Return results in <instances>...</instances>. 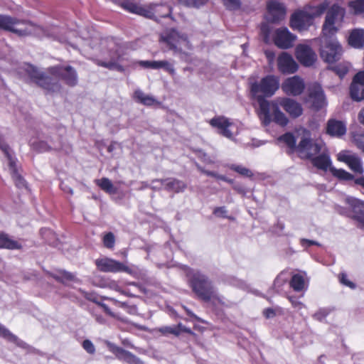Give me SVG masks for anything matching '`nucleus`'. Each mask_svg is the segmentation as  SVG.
Returning a JSON list of instances; mask_svg holds the SVG:
<instances>
[{"instance_id": "obj_11", "label": "nucleus", "mask_w": 364, "mask_h": 364, "mask_svg": "<svg viewBox=\"0 0 364 364\" xmlns=\"http://www.w3.org/2000/svg\"><path fill=\"white\" fill-rule=\"evenodd\" d=\"M188 277L190 278L193 289L196 294L203 296L211 290L212 285L204 275L193 270H188Z\"/></svg>"}, {"instance_id": "obj_2", "label": "nucleus", "mask_w": 364, "mask_h": 364, "mask_svg": "<svg viewBox=\"0 0 364 364\" xmlns=\"http://www.w3.org/2000/svg\"><path fill=\"white\" fill-rule=\"evenodd\" d=\"M159 42L181 56H187L193 48L187 34L176 29H169L161 33Z\"/></svg>"}, {"instance_id": "obj_26", "label": "nucleus", "mask_w": 364, "mask_h": 364, "mask_svg": "<svg viewBox=\"0 0 364 364\" xmlns=\"http://www.w3.org/2000/svg\"><path fill=\"white\" fill-rule=\"evenodd\" d=\"M326 131L331 136L339 137L346 134V127L341 121L330 119L327 123Z\"/></svg>"}, {"instance_id": "obj_58", "label": "nucleus", "mask_w": 364, "mask_h": 364, "mask_svg": "<svg viewBox=\"0 0 364 364\" xmlns=\"http://www.w3.org/2000/svg\"><path fill=\"white\" fill-rule=\"evenodd\" d=\"M172 326H163L158 328V331L163 335L171 334Z\"/></svg>"}, {"instance_id": "obj_46", "label": "nucleus", "mask_w": 364, "mask_h": 364, "mask_svg": "<svg viewBox=\"0 0 364 364\" xmlns=\"http://www.w3.org/2000/svg\"><path fill=\"white\" fill-rule=\"evenodd\" d=\"M353 142L358 149L364 152V134H353Z\"/></svg>"}, {"instance_id": "obj_43", "label": "nucleus", "mask_w": 364, "mask_h": 364, "mask_svg": "<svg viewBox=\"0 0 364 364\" xmlns=\"http://www.w3.org/2000/svg\"><path fill=\"white\" fill-rule=\"evenodd\" d=\"M208 0H179V2L188 7L199 8L205 5Z\"/></svg>"}, {"instance_id": "obj_10", "label": "nucleus", "mask_w": 364, "mask_h": 364, "mask_svg": "<svg viewBox=\"0 0 364 364\" xmlns=\"http://www.w3.org/2000/svg\"><path fill=\"white\" fill-rule=\"evenodd\" d=\"M95 264L98 269L105 272H127L128 274H132V270L125 264L122 263L119 261L110 259V258H102L97 259Z\"/></svg>"}, {"instance_id": "obj_3", "label": "nucleus", "mask_w": 364, "mask_h": 364, "mask_svg": "<svg viewBox=\"0 0 364 364\" xmlns=\"http://www.w3.org/2000/svg\"><path fill=\"white\" fill-rule=\"evenodd\" d=\"M121 6L130 13L156 21L159 18L169 16L171 14V8L169 6L156 4L141 5L134 0H125L122 2Z\"/></svg>"}, {"instance_id": "obj_4", "label": "nucleus", "mask_w": 364, "mask_h": 364, "mask_svg": "<svg viewBox=\"0 0 364 364\" xmlns=\"http://www.w3.org/2000/svg\"><path fill=\"white\" fill-rule=\"evenodd\" d=\"M0 29L10 31L18 36L38 35L41 28L30 21L0 14Z\"/></svg>"}, {"instance_id": "obj_42", "label": "nucleus", "mask_w": 364, "mask_h": 364, "mask_svg": "<svg viewBox=\"0 0 364 364\" xmlns=\"http://www.w3.org/2000/svg\"><path fill=\"white\" fill-rule=\"evenodd\" d=\"M97 65L100 66H102V67L107 68L109 70H116L119 72L124 71L123 67L114 61L103 62V61L98 60Z\"/></svg>"}, {"instance_id": "obj_59", "label": "nucleus", "mask_w": 364, "mask_h": 364, "mask_svg": "<svg viewBox=\"0 0 364 364\" xmlns=\"http://www.w3.org/2000/svg\"><path fill=\"white\" fill-rule=\"evenodd\" d=\"M265 55L268 60V61L271 63L274 60V53L272 51L267 50L265 51Z\"/></svg>"}, {"instance_id": "obj_45", "label": "nucleus", "mask_w": 364, "mask_h": 364, "mask_svg": "<svg viewBox=\"0 0 364 364\" xmlns=\"http://www.w3.org/2000/svg\"><path fill=\"white\" fill-rule=\"evenodd\" d=\"M225 7L230 10H237L240 8L241 3L240 0H223Z\"/></svg>"}, {"instance_id": "obj_1", "label": "nucleus", "mask_w": 364, "mask_h": 364, "mask_svg": "<svg viewBox=\"0 0 364 364\" xmlns=\"http://www.w3.org/2000/svg\"><path fill=\"white\" fill-rule=\"evenodd\" d=\"M279 105L292 118H297L303 113L301 104L291 98H277L271 102L260 99L258 116L264 125L269 124L272 121L283 127L288 124L289 119L279 109Z\"/></svg>"}, {"instance_id": "obj_14", "label": "nucleus", "mask_w": 364, "mask_h": 364, "mask_svg": "<svg viewBox=\"0 0 364 364\" xmlns=\"http://www.w3.org/2000/svg\"><path fill=\"white\" fill-rule=\"evenodd\" d=\"M337 159L347 164L355 173L362 174L364 171L361 159L356 154L343 150L337 154Z\"/></svg>"}, {"instance_id": "obj_25", "label": "nucleus", "mask_w": 364, "mask_h": 364, "mask_svg": "<svg viewBox=\"0 0 364 364\" xmlns=\"http://www.w3.org/2000/svg\"><path fill=\"white\" fill-rule=\"evenodd\" d=\"M312 164L318 168L323 171L330 170V167H332L331 161L326 146L323 151H321L312 159Z\"/></svg>"}, {"instance_id": "obj_22", "label": "nucleus", "mask_w": 364, "mask_h": 364, "mask_svg": "<svg viewBox=\"0 0 364 364\" xmlns=\"http://www.w3.org/2000/svg\"><path fill=\"white\" fill-rule=\"evenodd\" d=\"M209 123L212 127L218 129L219 134L229 139L232 137L234 124L228 118L223 116L215 117L211 119Z\"/></svg>"}, {"instance_id": "obj_30", "label": "nucleus", "mask_w": 364, "mask_h": 364, "mask_svg": "<svg viewBox=\"0 0 364 364\" xmlns=\"http://www.w3.org/2000/svg\"><path fill=\"white\" fill-rule=\"evenodd\" d=\"M22 247L21 242L10 237L8 235L0 233V248L8 250H20Z\"/></svg>"}, {"instance_id": "obj_5", "label": "nucleus", "mask_w": 364, "mask_h": 364, "mask_svg": "<svg viewBox=\"0 0 364 364\" xmlns=\"http://www.w3.org/2000/svg\"><path fill=\"white\" fill-rule=\"evenodd\" d=\"M328 6V3L323 2L311 12L306 9L296 11L291 17L290 26L298 31L307 29L312 24L314 18L323 14Z\"/></svg>"}, {"instance_id": "obj_41", "label": "nucleus", "mask_w": 364, "mask_h": 364, "mask_svg": "<svg viewBox=\"0 0 364 364\" xmlns=\"http://www.w3.org/2000/svg\"><path fill=\"white\" fill-rule=\"evenodd\" d=\"M278 141H283L284 143H285L291 149H293V148L296 147L295 146V144H296L295 138L290 133H287V134L282 135V136H280L278 139Z\"/></svg>"}, {"instance_id": "obj_60", "label": "nucleus", "mask_w": 364, "mask_h": 364, "mask_svg": "<svg viewBox=\"0 0 364 364\" xmlns=\"http://www.w3.org/2000/svg\"><path fill=\"white\" fill-rule=\"evenodd\" d=\"M181 333V328L178 327V324L173 326L171 329V334L178 336Z\"/></svg>"}, {"instance_id": "obj_16", "label": "nucleus", "mask_w": 364, "mask_h": 364, "mask_svg": "<svg viewBox=\"0 0 364 364\" xmlns=\"http://www.w3.org/2000/svg\"><path fill=\"white\" fill-rule=\"evenodd\" d=\"M267 19L271 23L282 21L286 16V8L284 4L277 0L267 2Z\"/></svg>"}, {"instance_id": "obj_56", "label": "nucleus", "mask_w": 364, "mask_h": 364, "mask_svg": "<svg viewBox=\"0 0 364 364\" xmlns=\"http://www.w3.org/2000/svg\"><path fill=\"white\" fill-rule=\"evenodd\" d=\"M141 66L145 68H151L154 69V60L149 61V60H141L138 63Z\"/></svg>"}, {"instance_id": "obj_53", "label": "nucleus", "mask_w": 364, "mask_h": 364, "mask_svg": "<svg viewBox=\"0 0 364 364\" xmlns=\"http://www.w3.org/2000/svg\"><path fill=\"white\" fill-rule=\"evenodd\" d=\"M353 81L364 85V70L359 71L353 78Z\"/></svg>"}, {"instance_id": "obj_23", "label": "nucleus", "mask_w": 364, "mask_h": 364, "mask_svg": "<svg viewBox=\"0 0 364 364\" xmlns=\"http://www.w3.org/2000/svg\"><path fill=\"white\" fill-rule=\"evenodd\" d=\"M107 346L109 351L112 352L119 360H122L128 364H144L143 361H141L134 354L117 346L114 343H109Z\"/></svg>"}, {"instance_id": "obj_49", "label": "nucleus", "mask_w": 364, "mask_h": 364, "mask_svg": "<svg viewBox=\"0 0 364 364\" xmlns=\"http://www.w3.org/2000/svg\"><path fill=\"white\" fill-rule=\"evenodd\" d=\"M278 311V309H274L273 308H267L263 310L262 314L265 317V318L269 319L276 316Z\"/></svg>"}, {"instance_id": "obj_29", "label": "nucleus", "mask_w": 364, "mask_h": 364, "mask_svg": "<svg viewBox=\"0 0 364 364\" xmlns=\"http://www.w3.org/2000/svg\"><path fill=\"white\" fill-rule=\"evenodd\" d=\"M0 337H2L7 341L15 343L17 346L22 348H26L27 344L22 340L19 339L16 336L13 334L9 329H7L6 327L2 326L0 323Z\"/></svg>"}, {"instance_id": "obj_8", "label": "nucleus", "mask_w": 364, "mask_h": 364, "mask_svg": "<svg viewBox=\"0 0 364 364\" xmlns=\"http://www.w3.org/2000/svg\"><path fill=\"white\" fill-rule=\"evenodd\" d=\"M279 87V80L277 76L267 75L262 78L259 82H255L251 85V92L254 97L259 100L263 97H271Z\"/></svg>"}, {"instance_id": "obj_13", "label": "nucleus", "mask_w": 364, "mask_h": 364, "mask_svg": "<svg viewBox=\"0 0 364 364\" xmlns=\"http://www.w3.org/2000/svg\"><path fill=\"white\" fill-rule=\"evenodd\" d=\"M281 88L287 95L298 96L304 92L305 82L301 77L294 75L285 79L282 84Z\"/></svg>"}, {"instance_id": "obj_55", "label": "nucleus", "mask_w": 364, "mask_h": 364, "mask_svg": "<svg viewBox=\"0 0 364 364\" xmlns=\"http://www.w3.org/2000/svg\"><path fill=\"white\" fill-rule=\"evenodd\" d=\"M198 157L201 159L205 163L207 164H213L214 161L207 154L203 151H199Z\"/></svg>"}, {"instance_id": "obj_9", "label": "nucleus", "mask_w": 364, "mask_h": 364, "mask_svg": "<svg viewBox=\"0 0 364 364\" xmlns=\"http://www.w3.org/2000/svg\"><path fill=\"white\" fill-rule=\"evenodd\" d=\"M343 48L336 39L325 38L320 48L321 58L328 63H333L340 60L343 54Z\"/></svg>"}, {"instance_id": "obj_24", "label": "nucleus", "mask_w": 364, "mask_h": 364, "mask_svg": "<svg viewBox=\"0 0 364 364\" xmlns=\"http://www.w3.org/2000/svg\"><path fill=\"white\" fill-rule=\"evenodd\" d=\"M347 201L355 214V219L364 228V203L356 198H348Z\"/></svg>"}, {"instance_id": "obj_21", "label": "nucleus", "mask_w": 364, "mask_h": 364, "mask_svg": "<svg viewBox=\"0 0 364 364\" xmlns=\"http://www.w3.org/2000/svg\"><path fill=\"white\" fill-rule=\"evenodd\" d=\"M296 57L304 66H311L316 60V55L314 51L304 44H299L296 48Z\"/></svg>"}, {"instance_id": "obj_54", "label": "nucleus", "mask_w": 364, "mask_h": 364, "mask_svg": "<svg viewBox=\"0 0 364 364\" xmlns=\"http://www.w3.org/2000/svg\"><path fill=\"white\" fill-rule=\"evenodd\" d=\"M183 308L184 309L186 314L188 316H189L190 317H191L192 318H193L194 320H196L197 321H199L200 323H206L203 319H202L200 317H198L197 315H196L194 313H193L190 309H188L186 306H183Z\"/></svg>"}, {"instance_id": "obj_52", "label": "nucleus", "mask_w": 364, "mask_h": 364, "mask_svg": "<svg viewBox=\"0 0 364 364\" xmlns=\"http://www.w3.org/2000/svg\"><path fill=\"white\" fill-rule=\"evenodd\" d=\"M339 279H340V282L343 284H344L346 286H348V287H349L350 288H354L355 287L354 284L352 282H350V281H349L348 279L347 275L346 274H343V273L341 274L340 276H339Z\"/></svg>"}, {"instance_id": "obj_17", "label": "nucleus", "mask_w": 364, "mask_h": 364, "mask_svg": "<svg viewBox=\"0 0 364 364\" xmlns=\"http://www.w3.org/2000/svg\"><path fill=\"white\" fill-rule=\"evenodd\" d=\"M309 95L306 102H309L312 107L319 109L326 104V98L321 87L318 84L311 85L309 89Z\"/></svg>"}, {"instance_id": "obj_62", "label": "nucleus", "mask_w": 364, "mask_h": 364, "mask_svg": "<svg viewBox=\"0 0 364 364\" xmlns=\"http://www.w3.org/2000/svg\"><path fill=\"white\" fill-rule=\"evenodd\" d=\"M61 188L63 191L67 192L71 195L73 194V190L70 187H68L67 185L62 184Z\"/></svg>"}, {"instance_id": "obj_19", "label": "nucleus", "mask_w": 364, "mask_h": 364, "mask_svg": "<svg viewBox=\"0 0 364 364\" xmlns=\"http://www.w3.org/2000/svg\"><path fill=\"white\" fill-rule=\"evenodd\" d=\"M26 71L31 78H32L40 86L53 91L57 90L58 85L55 84H51L50 77L40 72L36 68L32 65H28L26 68Z\"/></svg>"}, {"instance_id": "obj_32", "label": "nucleus", "mask_w": 364, "mask_h": 364, "mask_svg": "<svg viewBox=\"0 0 364 364\" xmlns=\"http://www.w3.org/2000/svg\"><path fill=\"white\" fill-rule=\"evenodd\" d=\"M53 277L55 280L65 284L77 281V279L74 274L64 270L58 271L57 273L53 274Z\"/></svg>"}, {"instance_id": "obj_47", "label": "nucleus", "mask_w": 364, "mask_h": 364, "mask_svg": "<svg viewBox=\"0 0 364 364\" xmlns=\"http://www.w3.org/2000/svg\"><path fill=\"white\" fill-rule=\"evenodd\" d=\"M104 245L107 248H112L114 245V236L113 233L109 232L103 237Z\"/></svg>"}, {"instance_id": "obj_57", "label": "nucleus", "mask_w": 364, "mask_h": 364, "mask_svg": "<svg viewBox=\"0 0 364 364\" xmlns=\"http://www.w3.org/2000/svg\"><path fill=\"white\" fill-rule=\"evenodd\" d=\"M178 327L181 328V332L188 333L193 336H196V334L189 328L186 327L182 323H178Z\"/></svg>"}, {"instance_id": "obj_27", "label": "nucleus", "mask_w": 364, "mask_h": 364, "mask_svg": "<svg viewBox=\"0 0 364 364\" xmlns=\"http://www.w3.org/2000/svg\"><path fill=\"white\" fill-rule=\"evenodd\" d=\"M348 43L352 47L360 48L364 46V31L363 29L353 30L348 37Z\"/></svg>"}, {"instance_id": "obj_44", "label": "nucleus", "mask_w": 364, "mask_h": 364, "mask_svg": "<svg viewBox=\"0 0 364 364\" xmlns=\"http://www.w3.org/2000/svg\"><path fill=\"white\" fill-rule=\"evenodd\" d=\"M330 312L331 309H320L314 314L313 317L318 321H323Z\"/></svg>"}, {"instance_id": "obj_51", "label": "nucleus", "mask_w": 364, "mask_h": 364, "mask_svg": "<svg viewBox=\"0 0 364 364\" xmlns=\"http://www.w3.org/2000/svg\"><path fill=\"white\" fill-rule=\"evenodd\" d=\"M198 170H199L201 173H204V174H205V175H207V176H213V177H215V178H219V179H221V180L227 181H228V180H227V179L225 178V176H223L218 175V174H217V173H215V172H212V171H209L205 170L204 168H203L202 167H200V166H198Z\"/></svg>"}, {"instance_id": "obj_40", "label": "nucleus", "mask_w": 364, "mask_h": 364, "mask_svg": "<svg viewBox=\"0 0 364 364\" xmlns=\"http://www.w3.org/2000/svg\"><path fill=\"white\" fill-rule=\"evenodd\" d=\"M350 68L349 63L343 62L333 67V70L340 77H343L348 72Z\"/></svg>"}, {"instance_id": "obj_15", "label": "nucleus", "mask_w": 364, "mask_h": 364, "mask_svg": "<svg viewBox=\"0 0 364 364\" xmlns=\"http://www.w3.org/2000/svg\"><path fill=\"white\" fill-rule=\"evenodd\" d=\"M49 73L55 77H60L68 85L74 86L76 85L77 79L75 69L70 66H54L48 70Z\"/></svg>"}, {"instance_id": "obj_50", "label": "nucleus", "mask_w": 364, "mask_h": 364, "mask_svg": "<svg viewBox=\"0 0 364 364\" xmlns=\"http://www.w3.org/2000/svg\"><path fill=\"white\" fill-rule=\"evenodd\" d=\"M232 169L239 173L240 174L245 176H251V171L245 167L241 166H232Z\"/></svg>"}, {"instance_id": "obj_6", "label": "nucleus", "mask_w": 364, "mask_h": 364, "mask_svg": "<svg viewBox=\"0 0 364 364\" xmlns=\"http://www.w3.org/2000/svg\"><path fill=\"white\" fill-rule=\"evenodd\" d=\"M301 139L296 149L302 158L313 159L321 151H324L326 144L322 141H313L311 139V133L305 129L299 130Z\"/></svg>"}, {"instance_id": "obj_31", "label": "nucleus", "mask_w": 364, "mask_h": 364, "mask_svg": "<svg viewBox=\"0 0 364 364\" xmlns=\"http://www.w3.org/2000/svg\"><path fill=\"white\" fill-rule=\"evenodd\" d=\"M350 97L357 102L364 100V85L352 80L350 86Z\"/></svg>"}, {"instance_id": "obj_61", "label": "nucleus", "mask_w": 364, "mask_h": 364, "mask_svg": "<svg viewBox=\"0 0 364 364\" xmlns=\"http://www.w3.org/2000/svg\"><path fill=\"white\" fill-rule=\"evenodd\" d=\"M122 343L124 346L129 347L131 348H134V345L131 343V341L129 339H123L122 341Z\"/></svg>"}, {"instance_id": "obj_28", "label": "nucleus", "mask_w": 364, "mask_h": 364, "mask_svg": "<svg viewBox=\"0 0 364 364\" xmlns=\"http://www.w3.org/2000/svg\"><path fill=\"white\" fill-rule=\"evenodd\" d=\"M87 298L89 299L92 302H94V303L97 304V305H99L100 306H101L104 309V311H105L106 314H107L108 315H109L111 316H114L113 313L110 311L109 307L106 304H103L101 301V300H104L106 299H109V297H87ZM110 301H112L113 303L117 304L119 307L124 308V309L129 308V306L126 302H120V301H118L112 298H110Z\"/></svg>"}, {"instance_id": "obj_12", "label": "nucleus", "mask_w": 364, "mask_h": 364, "mask_svg": "<svg viewBox=\"0 0 364 364\" xmlns=\"http://www.w3.org/2000/svg\"><path fill=\"white\" fill-rule=\"evenodd\" d=\"M0 149L4 153L8 161V166L9 172L14 181L16 186L18 188L23 187L25 182L21 176L18 173V168L16 166V161L13 157L12 154L10 151L9 146L4 143L0 139Z\"/></svg>"}, {"instance_id": "obj_63", "label": "nucleus", "mask_w": 364, "mask_h": 364, "mask_svg": "<svg viewBox=\"0 0 364 364\" xmlns=\"http://www.w3.org/2000/svg\"><path fill=\"white\" fill-rule=\"evenodd\" d=\"M358 120L360 124L364 125V108L362 109L358 114Z\"/></svg>"}, {"instance_id": "obj_48", "label": "nucleus", "mask_w": 364, "mask_h": 364, "mask_svg": "<svg viewBox=\"0 0 364 364\" xmlns=\"http://www.w3.org/2000/svg\"><path fill=\"white\" fill-rule=\"evenodd\" d=\"M83 349L89 354L93 355L95 353V347L91 341L85 339L82 341Z\"/></svg>"}, {"instance_id": "obj_18", "label": "nucleus", "mask_w": 364, "mask_h": 364, "mask_svg": "<svg viewBox=\"0 0 364 364\" xmlns=\"http://www.w3.org/2000/svg\"><path fill=\"white\" fill-rule=\"evenodd\" d=\"M296 38V36L290 33L287 28H280L275 31L274 42L278 48L287 49L293 46Z\"/></svg>"}, {"instance_id": "obj_64", "label": "nucleus", "mask_w": 364, "mask_h": 364, "mask_svg": "<svg viewBox=\"0 0 364 364\" xmlns=\"http://www.w3.org/2000/svg\"><path fill=\"white\" fill-rule=\"evenodd\" d=\"M193 328L198 331H200V332H203L205 330V327L204 326H201L198 324H194L193 325Z\"/></svg>"}, {"instance_id": "obj_20", "label": "nucleus", "mask_w": 364, "mask_h": 364, "mask_svg": "<svg viewBox=\"0 0 364 364\" xmlns=\"http://www.w3.org/2000/svg\"><path fill=\"white\" fill-rule=\"evenodd\" d=\"M298 64L293 57L286 52H282L277 58V68L282 74H292L297 71Z\"/></svg>"}, {"instance_id": "obj_36", "label": "nucleus", "mask_w": 364, "mask_h": 364, "mask_svg": "<svg viewBox=\"0 0 364 364\" xmlns=\"http://www.w3.org/2000/svg\"><path fill=\"white\" fill-rule=\"evenodd\" d=\"M161 182L165 186L166 189L174 191L175 192L183 191L186 188V185L183 182L176 180L169 181H161Z\"/></svg>"}, {"instance_id": "obj_33", "label": "nucleus", "mask_w": 364, "mask_h": 364, "mask_svg": "<svg viewBox=\"0 0 364 364\" xmlns=\"http://www.w3.org/2000/svg\"><path fill=\"white\" fill-rule=\"evenodd\" d=\"M305 275L306 273L304 272L303 274H296L292 277L290 285L295 291H301L305 288L306 282Z\"/></svg>"}, {"instance_id": "obj_39", "label": "nucleus", "mask_w": 364, "mask_h": 364, "mask_svg": "<svg viewBox=\"0 0 364 364\" xmlns=\"http://www.w3.org/2000/svg\"><path fill=\"white\" fill-rule=\"evenodd\" d=\"M330 171L334 176L341 180L350 181L353 178L352 174L343 169H337L334 167H330Z\"/></svg>"}, {"instance_id": "obj_34", "label": "nucleus", "mask_w": 364, "mask_h": 364, "mask_svg": "<svg viewBox=\"0 0 364 364\" xmlns=\"http://www.w3.org/2000/svg\"><path fill=\"white\" fill-rule=\"evenodd\" d=\"M95 183L106 193L114 194L117 193V189L114 187L112 181L107 178H102L95 180Z\"/></svg>"}, {"instance_id": "obj_7", "label": "nucleus", "mask_w": 364, "mask_h": 364, "mask_svg": "<svg viewBox=\"0 0 364 364\" xmlns=\"http://www.w3.org/2000/svg\"><path fill=\"white\" fill-rule=\"evenodd\" d=\"M346 10L337 4L333 5L327 11L323 25V34L327 37L335 34L341 27Z\"/></svg>"}, {"instance_id": "obj_38", "label": "nucleus", "mask_w": 364, "mask_h": 364, "mask_svg": "<svg viewBox=\"0 0 364 364\" xmlns=\"http://www.w3.org/2000/svg\"><path fill=\"white\" fill-rule=\"evenodd\" d=\"M154 69H164L170 74L175 73V69L173 65L167 60H154Z\"/></svg>"}, {"instance_id": "obj_37", "label": "nucleus", "mask_w": 364, "mask_h": 364, "mask_svg": "<svg viewBox=\"0 0 364 364\" xmlns=\"http://www.w3.org/2000/svg\"><path fill=\"white\" fill-rule=\"evenodd\" d=\"M348 7L350 11L359 15L364 13V0H354L348 2Z\"/></svg>"}, {"instance_id": "obj_35", "label": "nucleus", "mask_w": 364, "mask_h": 364, "mask_svg": "<svg viewBox=\"0 0 364 364\" xmlns=\"http://www.w3.org/2000/svg\"><path fill=\"white\" fill-rule=\"evenodd\" d=\"M134 97L138 102L147 106L157 103L156 100L151 96L145 95L141 90H137L134 92Z\"/></svg>"}]
</instances>
